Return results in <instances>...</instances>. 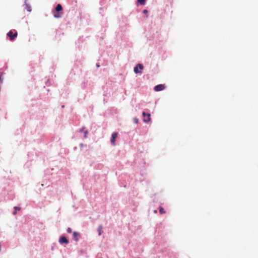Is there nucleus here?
Listing matches in <instances>:
<instances>
[{
  "instance_id": "1",
  "label": "nucleus",
  "mask_w": 258,
  "mask_h": 258,
  "mask_svg": "<svg viewBox=\"0 0 258 258\" xmlns=\"http://www.w3.org/2000/svg\"><path fill=\"white\" fill-rule=\"evenodd\" d=\"M143 69V66L142 64H138L134 69V71L136 74L141 73Z\"/></svg>"
},
{
  "instance_id": "2",
  "label": "nucleus",
  "mask_w": 258,
  "mask_h": 258,
  "mask_svg": "<svg viewBox=\"0 0 258 258\" xmlns=\"http://www.w3.org/2000/svg\"><path fill=\"white\" fill-rule=\"evenodd\" d=\"M143 116L144 117L143 121L145 122H148L151 120L150 114L149 113H146L145 112H143Z\"/></svg>"
},
{
  "instance_id": "3",
  "label": "nucleus",
  "mask_w": 258,
  "mask_h": 258,
  "mask_svg": "<svg viewBox=\"0 0 258 258\" xmlns=\"http://www.w3.org/2000/svg\"><path fill=\"white\" fill-rule=\"evenodd\" d=\"M117 137V133H113L112 134L111 139V143L113 145H115V139Z\"/></svg>"
},
{
  "instance_id": "4",
  "label": "nucleus",
  "mask_w": 258,
  "mask_h": 258,
  "mask_svg": "<svg viewBox=\"0 0 258 258\" xmlns=\"http://www.w3.org/2000/svg\"><path fill=\"white\" fill-rule=\"evenodd\" d=\"M164 88H165V86L164 85L160 84V85H156L154 87V90L155 91H162V90H164Z\"/></svg>"
},
{
  "instance_id": "5",
  "label": "nucleus",
  "mask_w": 258,
  "mask_h": 258,
  "mask_svg": "<svg viewBox=\"0 0 258 258\" xmlns=\"http://www.w3.org/2000/svg\"><path fill=\"white\" fill-rule=\"evenodd\" d=\"M59 242H60V243H61V244L63 243L68 244L69 243V241L67 240L66 237L64 236L61 237L59 238Z\"/></svg>"
},
{
  "instance_id": "6",
  "label": "nucleus",
  "mask_w": 258,
  "mask_h": 258,
  "mask_svg": "<svg viewBox=\"0 0 258 258\" xmlns=\"http://www.w3.org/2000/svg\"><path fill=\"white\" fill-rule=\"evenodd\" d=\"M13 33L12 31H10L8 33V35L11 38V40H13L15 37H16L17 35V33H16L15 34H14V35H12Z\"/></svg>"
},
{
  "instance_id": "7",
  "label": "nucleus",
  "mask_w": 258,
  "mask_h": 258,
  "mask_svg": "<svg viewBox=\"0 0 258 258\" xmlns=\"http://www.w3.org/2000/svg\"><path fill=\"white\" fill-rule=\"evenodd\" d=\"M62 10V7L60 4H58L56 7V11L59 12Z\"/></svg>"
},
{
  "instance_id": "8",
  "label": "nucleus",
  "mask_w": 258,
  "mask_h": 258,
  "mask_svg": "<svg viewBox=\"0 0 258 258\" xmlns=\"http://www.w3.org/2000/svg\"><path fill=\"white\" fill-rule=\"evenodd\" d=\"M159 212L161 214H165L166 213L164 209L161 207L159 208Z\"/></svg>"
},
{
  "instance_id": "9",
  "label": "nucleus",
  "mask_w": 258,
  "mask_h": 258,
  "mask_svg": "<svg viewBox=\"0 0 258 258\" xmlns=\"http://www.w3.org/2000/svg\"><path fill=\"white\" fill-rule=\"evenodd\" d=\"M138 2L141 5H145V0H138Z\"/></svg>"
},
{
  "instance_id": "10",
  "label": "nucleus",
  "mask_w": 258,
  "mask_h": 258,
  "mask_svg": "<svg viewBox=\"0 0 258 258\" xmlns=\"http://www.w3.org/2000/svg\"><path fill=\"white\" fill-rule=\"evenodd\" d=\"M78 234V233H77V232H74L73 233V235H74V236L75 237H76V241H78V239L77 238V236Z\"/></svg>"
},
{
  "instance_id": "11",
  "label": "nucleus",
  "mask_w": 258,
  "mask_h": 258,
  "mask_svg": "<svg viewBox=\"0 0 258 258\" xmlns=\"http://www.w3.org/2000/svg\"><path fill=\"white\" fill-rule=\"evenodd\" d=\"M26 8H27V10L29 12H31V7L30 6H28V5H26Z\"/></svg>"
},
{
  "instance_id": "12",
  "label": "nucleus",
  "mask_w": 258,
  "mask_h": 258,
  "mask_svg": "<svg viewBox=\"0 0 258 258\" xmlns=\"http://www.w3.org/2000/svg\"><path fill=\"white\" fill-rule=\"evenodd\" d=\"M101 226H100L98 228V232H99V235H100L101 234Z\"/></svg>"
},
{
  "instance_id": "13",
  "label": "nucleus",
  "mask_w": 258,
  "mask_h": 258,
  "mask_svg": "<svg viewBox=\"0 0 258 258\" xmlns=\"http://www.w3.org/2000/svg\"><path fill=\"white\" fill-rule=\"evenodd\" d=\"M133 120H134V122L136 123H138V119L136 117H135L134 119H133Z\"/></svg>"
},
{
  "instance_id": "14",
  "label": "nucleus",
  "mask_w": 258,
  "mask_h": 258,
  "mask_svg": "<svg viewBox=\"0 0 258 258\" xmlns=\"http://www.w3.org/2000/svg\"><path fill=\"white\" fill-rule=\"evenodd\" d=\"M84 134H85V138H87V134H88V131H86L85 132Z\"/></svg>"
},
{
  "instance_id": "15",
  "label": "nucleus",
  "mask_w": 258,
  "mask_h": 258,
  "mask_svg": "<svg viewBox=\"0 0 258 258\" xmlns=\"http://www.w3.org/2000/svg\"><path fill=\"white\" fill-rule=\"evenodd\" d=\"M67 232L68 233H71L72 232V230L70 228H68V229H67Z\"/></svg>"
},
{
  "instance_id": "16",
  "label": "nucleus",
  "mask_w": 258,
  "mask_h": 258,
  "mask_svg": "<svg viewBox=\"0 0 258 258\" xmlns=\"http://www.w3.org/2000/svg\"><path fill=\"white\" fill-rule=\"evenodd\" d=\"M143 13H144V14H146V13H148V11H147V10H144L143 11Z\"/></svg>"
},
{
  "instance_id": "17",
  "label": "nucleus",
  "mask_w": 258,
  "mask_h": 258,
  "mask_svg": "<svg viewBox=\"0 0 258 258\" xmlns=\"http://www.w3.org/2000/svg\"><path fill=\"white\" fill-rule=\"evenodd\" d=\"M15 209L16 210H20V208H18L17 207H15Z\"/></svg>"
},
{
  "instance_id": "18",
  "label": "nucleus",
  "mask_w": 258,
  "mask_h": 258,
  "mask_svg": "<svg viewBox=\"0 0 258 258\" xmlns=\"http://www.w3.org/2000/svg\"><path fill=\"white\" fill-rule=\"evenodd\" d=\"M154 213H157V211L156 210H154Z\"/></svg>"
},
{
  "instance_id": "19",
  "label": "nucleus",
  "mask_w": 258,
  "mask_h": 258,
  "mask_svg": "<svg viewBox=\"0 0 258 258\" xmlns=\"http://www.w3.org/2000/svg\"><path fill=\"white\" fill-rule=\"evenodd\" d=\"M14 215H16V211L14 213Z\"/></svg>"
}]
</instances>
